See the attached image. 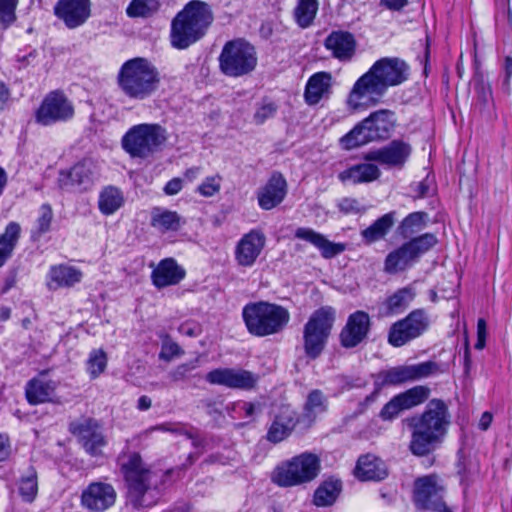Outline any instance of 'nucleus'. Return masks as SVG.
I'll use <instances>...</instances> for the list:
<instances>
[{
  "label": "nucleus",
  "mask_w": 512,
  "mask_h": 512,
  "mask_svg": "<svg viewBox=\"0 0 512 512\" xmlns=\"http://www.w3.org/2000/svg\"><path fill=\"white\" fill-rule=\"evenodd\" d=\"M55 15L69 29L83 25L91 15L90 0H59L54 7Z\"/></svg>",
  "instance_id": "obj_21"
},
{
  "label": "nucleus",
  "mask_w": 512,
  "mask_h": 512,
  "mask_svg": "<svg viewBox=\"0 0 512 512\" xmlns=\"http://www.w3.org/2000/svg\"><path fill=\"white\" fill-rule=\"evenodd\" d=\"M429 389L424 386H415L403 393H400L398 398L401 401L404 410L413 408L420 405L429 397Z\"/></svg>",
  "instance_id": "obj_46"
},
{
  "label": "nucleus",
  "mask_w": 512,
  "mask_h": 512,
  "mask_svg": "<svg viewBox=\"0 0 512 512\" xmlns=\"http://www.w3.org/2000/svg\"><path fill=\"white\" fill-rule=\"evenodd\" d=\"M10 454V443L6 435L0 434V461L8 458Z\"/></svg>",
  "instance_id": "obj_59"
},
{
  "label": "nucleus",
  "mask_w": 512,
  "mask_h": 512,
  "mask_svg": "<svg viewBox=\"0 0 512 512\" xmlns=\"http://www.w3.org/2000/svg\"><path fill=\"white\" fill-rule=\"evenodd\" d=\"M10 96L11 94L9 88L3 82H0V102L2 104L1 108H3L8 103Z\"/></svg>",
  "instance_id": "obj_61"
},
{
  "label": "nucleus",
  "mask_w": 512,
  "mask_h": 512,
  "mask_svg": "<svg viewBox=\"0 0 512 512\" xmlns=\"http://www.w3.org/2000/svg\"><path fill=\"white\" fill-rule=\"evenodd\" d=\"M370 327L369 315L364 311L351 314L340 334L341 344L346 348L357 346L367 336Z\"/></svg>",
  "instance_id": "obj_23"
},
{
  "label": "nucleus",
  "mask_w": 512,
  "mask_h": 512,
  "mask_svg": "<svg viewBox=\"0 0 512 512\" xmlns=\"http://www.w3.org/2000/svg\"><path fill=\"white\" fill-rule=\"evenodd\" d=\"M214 20L211 6L200 0L189 1L171 21L169 40L173 48L184 50L202 39Z\"/></svg>",
  "instance_id": "obj_4"
},
{
  "label": "nucleus",
  "mask_w": 512,
  "mask_h": 512,
  "mask_svg": "<svg viewBox=\"0 0 512 512\" xmlns=\"http://www.w3.org/2000/svg\"><path fill=\"white\" fill-rule=\"evenodd\" d=\"M487 336V324L486 321L482 318L478 319L477 322V342L475 343V348L481 350L485 347Z\"/></svg>",
  "instance_id": "obj_57"
},
{
  "label": "nucleus",
  "mask_w": 512,
  "mask_h": 512,
  "mask_svg": "<svg viewBox=\"0 0 512 512\" xmlns=\"http://www.w3.org/2000/svg\"><path fill=\"white\" fill-rule=\"evenodd\" d=\"M276 109V105L272 102L262 103L254 114V121L257 124L264 123L267 119L273 117Z\"/></svg>",
  "instance_id": "obj_53"
},
{
  "label": "nucleus",
  "mask_w": 512,
  "mask_h": 512,
  "mask_svg": "<svg viewBox=\"0 0 512 512\" xmlns=\"http://www.w3.org/2000/svg\"><path fill=\"white\" fill-rule=\"evenodd\" d=\"M403 410L400 399L395 396L383 407L380 416L384 420H392Z\"/></svg>",
  "instance_id": "obj_51"
},
{
  "label": "nucleus",
  "mask_w": 512,
  "mask_h": 512,
  "mask_svg": "<svg viewBox=\"0 0 512 512\" xmlns=\"http://www.w3.org/2000/svg\"><path fill=\"white\" fill-rule=\"evenodd\" d=\"M435 369L436 364L433 362L392 367L379 372L375 376V385L377 387L398 385L406 381L421 379L431 375Z\"/></svg>",
  "instance_id": "obj_16"
},
{
  "label": "nucleus",
  "mask_w": 512,
  "mask_h": 512,
  "mask_svg": "<svg viewBox=\"0 0 512 512\" xmlns=\"http://www.w3.org/2000/svg\"><path fill=\"white\" fill-rule=\"evenodd\" d=\"M449 424L447 405L439 399L430 400L422 414L409 420L411 452L417 456L430 453L442 441Z\"/></svg>",
  "instance_id": "obj_2"
},
{
  "label": "nucleus",
  "mask_w": 512,
  "mask_h": 512,
  "mask_svg": "<svg viewBox=\"0 0 512 512\" xmlns=\"http://www.w3.org/2000/svg\"><path fill=\"white\" fill-rule=\"evenodd\" d=\"M287 194V182L280 173H273L266 184L257 192L259 206L271 210L278 206Z\"/></svg>",
  "instance_id": "obj_24"
},
{
  "label": "nucleus",
  "mask_w": 512,
  "mask_h": 512,
  "mask_svg": "<svg viewBox=\"0 0 512 512\" xmlns=\"http://www.w3.org/2000/svg\"><path fill=\"white\" fill-rule=\"evenodd\" d=\"M124 203V194L118 187L109 185L104 187L99 193L98 208L105 216H110L116 213Z\"/></svg>",
  "instance_id": "obj_34"
},
{
  "label": "nucleus",
  "mask_w": 512,
  "mask_h": 512,
  "mask_svg": "<svg viewBox=\"0 0 512 512\" xmlns=\"http://www.w3.org/2000/svg\"><path fill=\"white\" fill-rule=\"evenodd\" d=\"M221 187V177L210 176L207 177L199 186L198 192L204 197H211L219 192Z\"/></svg>",
  "instance_id": "obj_50"
},
{
  "label": "nucleus",
  "mask_w": 512,
  "mask_h": 512,
  "mask_svg": "<svg viewBox=\"0 0 512 512\" xmlns=\"http://www.w3.org/2000/svg\"><path fill=\"white\" fill-rule=\"evenodd\" d=\"M160 73L148 59L135 57L125 61L117 74V85L129 99L143 101L150 98L160 85Z\"/></svg>",
  "instance_id": "obj_5"
},
{
  "label": "nucleus",
  "mask_w": 512,
  "mask_h": 512,
  "mask_svg": "<svg viewBox=\"0 0 512 512\" xmlns=\"http://www.w3.org/2000/svg\"><path fill=\"white\" fill-rule=\"evenodd\" d=\"M427 214L424 212H413L406 216L399 226V233L404 238H409L412 235L421 231L426 225Z\"/></svg>",
  "instance_id": "obj_44"
},
{
  "label": "nucleus",
  "mask_w": 512,
  "mask_h": 512,
  "mask_svg": "<svg viewBox=\"0 0 512 512\" xmlns=\"http://www.w3.org/2000/svg\"><path fill=\"white\" fill-rule=\"evenodd\" d=\"M18 0H0V25L10 27L16 21Z\"/></svg>",
  "instance_id": "obj_49"
},
{
  "label": "nucleus",
  "mask_w": 512,
  "mask_h": 512,
  "mask_svg": "<svg viewBox=\"0 0 512 512\" xmlns=\"http://www.w3.org/2000/svg\"><path fill=\"white\" fill-rule=\"evenodd\" d=\"M415 292L411 287H404L389 296L382 305L383 314L386 316L401 313L414 299Z\"/></svg>",
  "instance_id": "obj_36"
},
{
  "label": "nucleus",
  "mask_w": 512,
  "mask_h": 512,
  "mask_svg": "<svg viewBox=\"0 0 512 512\" xmlns=\"http://www.w3.org/2000/svg\"><path fill=\"white\" fill-rule=\"evenodd\" d=\"M324 47L331 52L333 58L348 62L355 54L356 40L347 31H332L324 40Z\"/></svg>",
  "instance_id": "obj_26"
},
{
  "label": "nucleus",
  "mask_w": 512,
  "mask_h": 512,
  "mask_svg": "<svg viewBox=\"0 0 512 512\" xmlns=\"http://www.w3.org/2000/svg\"><path fill=\"white\" fill-rule=\"evenodd\" d=\"M21 227L16 222H10L3 234L0 235V267L11 257L19 240Z\"/></svg>",
  "instance_id": "obj_38"
},
{
  "label": "nucleus",
  "mask_w": 512,
  "mask_h": 512,
  "mask_svg": "<svg viewBox=\"0 0 512 512\" xmlns=\"http://www.w3.org/2000/svg\"><path fill=\"white\" fill-rule=\"evenodd\" d=\"M339 209L344 213H358L362 207L358 200L353 198H344L339 202Z\"/></svg>",
  "instance_id": "obj_56"
},
{
  "label": "nucleus",
  "mask_w": 512,
  "mask_h": 512,
  "mask_svg": "<svg viewBox=\"0 0 512 512\" xmlns=\"http://www.w3.org/2000/svg\"><path fill=\"white\" fill-rule=\"evenodd\" d=\"M205 380L212 385L230 389L250 390L255 387L258 376L237 368H217L206 374Z\"/></svg>",
  "instance_id": "obj_19"
},
{
  "label": "nucleus",
  "mask_w": 512,
  "mask_h": 512,
  "mask_svg": "<svg viewBox=\"0 0 512 512\" xmlns=\"http://www.w3.org/2000/svg\"><path fill=\"white\" fill-rule=\"evenodd\" d=\"M158 0H132L126 9L130 17H149L159 9Z\"/></svg>",
  "instance_id": "obj_47"
},
{
  "label": "nucleus",
  "mask_w": 512,
  "mask_h": 512,
  "mask_svg": "<svg viewBox=\"0 0 512 512\" xmlns=\"http://www.w3.org/2000/svg\"><path fill=\"white\" fill-rule=\"evenodd\" d=\"M148 431H162L169 432L175 435H186L188 438H193V436L188 432L185 425L180 423H163L154 427H151Z\"/></svg>",
  "instance_id": "obj_52"
},
{
  "label": "nucleus",
  "mask_w": 512,
  "mask_h": 512,
  "mask_svg": "<svg viewBox=\"0 0 512 512\" xmlns=\"http://www.w3.org/2000/svg\"><path fill=\"white\" fill-rule=\"evenodd\" d=\"M320 459L309 452L301 453L278 464L271 480L279 487H295L313 481L320 472Z\"/></svg>",
  "instance_id": "obj_8"
},
{
  "label": "nucleus",
  "mask_w": 512,
  "mask_h": 512,
  "mask_svg": "<svg viewBox=\"0 0 512 512\" xmlns=\"http://www.w3.org/2000/svg\"><path fill=\"white\" fill-rule=\"evenodd\" d=\"M120 472L125 483L127 505L142 510L157 503L159 490L154 472L138 453H131L121 460Z\"/></svg>",
  "instance_id": "obj_3"
},
{
  "label": "nucleus",
  "mask_w": 512,
  "mask_h": 512,
  "mask_svg": "<svg viewBox=\"0 0 512 512\" xmlns=\"http://www.w3.org/2000/svg\"><path fill=\"white\" fill-rule=\"evenodd\" d=\"M332 93V75L329 72H317L309 77L304 98L308 105H316L323 99H328Z\"/></svg>",
  "instance_id": "obj_29"
},
{
  "label": "nucleus",
  "mask_w": 512,
  "mask_h": 512,
  "mask_svg": "<svg viewBox=\"0 0 512 512\" xmlns=\"http://www.w3.org/2000/svg\"><path fill=\"white\" fill-rule=\"evenodd\" d=\"M342 484L338 479L329 478L315 490L313 502L318 507L332 505L338 498Z\"/></svg>",
  "instance_id": "obj_37"
},
{
  "label": "nucleus",
  "mask_w": 512,
  "mask_h": 512,
  "mask_svg": "<svg viewBox=\"0 0 512 512\" xmlns=\"http://www.w3.org/2000/svg\"><path fill=\"white\" fill-rule=\"evenodd\" d=\"M266 244L265 234L253 229L244 234L234 248V259L241 268H251L257 262Z\"/></svg>",
  "instance_id": "obj_18"
},
{
  "label": "nucleus",
  "mask_w": 512,
  "mask_h": 512,
  "mask_svg": "<svg viewBox=\"0 0 512 512\" xmlns=\"http://www.w3.org/2000/svg\"><path fill=\"white\" fill-rule=\"evenodd\" d=\"M443 485L436 475L418 478L414 484V502L417 507L432 512H451L440 498Z\"/></svg>",
  "instance_id": "obj_15"
},
{
  "label": "nucleus",
  "mask_w": 512,
  "mask_h": 512,
  "mask_svg": "<svg viewBox=\"0 0 512 512\" xmlns=\"http://www.w3.org/2000/svg\"><path fill=\"white\" fill-rule=\"evenodd\" d=\"M492 419L493 416L490 412H484L479 420V428L484 431L487 430L491 425Z\"/></svg>",
  "instance_id": "obj_62"
},
{
  "label": "nucleus",
  "mask_w": 512,
  "mask_h": 512,
  "mask_svg": "<svg viewBox=\"0 0 512 512\" xmlns=\"http://www.w3.org/2000/svg\"><path fill=\"white\" fill-rule=\"evenodd\" d=\"M328 407L327 397L322 391L315 389L312 390L306 399L304 405V414L308 418H316L318 415L326 412Z\"/></svg>",
  "instance_id": "obj_42"
},
{
  "label": "nucleus",
  "mask_w": 512,
  "mask_h": 512,
  "mask_svg": "<svg viewBox=\"0 0 512 512\" xmlns=\"http://www.w3.org/2000/svg\"><path fill=\"white\" fill-rule=\"evenodd\" d=\"M184 224L182 217L175 211L154 208L151 213V226L161 233L177 231Z\"/></svg>",
  "instance_id": "obj_33"
},
{
  "label": "nucleus",
  "mask_w": 512,
  "mask_h": 512,
  "mask_svg": "<svg viewBox=\"0 0 512 512\" xmlns=\"http://www.w3.org/2000/svg\"><path fill=\"white\" fill-rule=\"evenodd\" d=\"M54 390L55 385L53 382L41 378H33L27 383L25 394L27 401L30 404L36 405L49 401Z\"/></svg>",
  "instance_id": "obj_35"
},
{
  "label": "nucleus",
  "mask_w": 512,
  "mask_h": 512,
  "mask_svg": "<svg viewBox=\"0 0 512 512\" xmlns=\"http://www.w3.org/2000/svg\"><path fill=\"white\" fill-rule=\"evenodd\" d=\"M115 488L105 482H92L81 493V506L91 512H104L116 502Z\"/></svg>",
  "instance_id": "obj_20"
},
{
  "label": "nucleus",
  "mask_w": 512,
  "mask_h": 512,
  "mask_svg": "<svg viewBox=\"0 0 512 512\" xmlns=\"http://www.w3.org/2000/svg\"><path fill=\"white\" fill-rule=\"evenodd\" d=\"M181 354V349L173 341H166L162 345V349L160 352V358L164 360H171L173 357Z\"/></svg>",
  "instance_id": "obj_55"
},
{
  "label": "nucleus",
  "mask_w": 512,
  "mask_h": 512,
  "mask_svg": "<svg viewBox=\"0 0 512 512\" xmlns=\"http://www.w3.org/2000/svg\"><path fill=\"white\" fill-rule=\"evenodd\" d=\"M394 224L393 213H387L362 231V237L368 243L376 242L385 237Z\"/></svg>",
  "instance_id": "obj_39"
},
{
  "label": "nucleus",
  "mask_w": 512,
  "mask_h": 512,
  "mask_svg": "<svg viewBox=\"0 0 512 512\" xmlns=\"http://www.w3.org/2000/svg\"><path fill=\"white\" fill-rule=\"evenodd\" d=\"M408 0H382V3L389 9L399 10L407 4Z\"/></svg>",
  "instance_id": "obj_63"
},
{
  "label": "nucleus",
  "mask_w": 512,
  "mask_h": 512,
  "mask_svg": "<svg viewBox=\"0 0 512 512\" xmlns=\"http://www.w3.org/2000/svg\"><path fill=\"white\" fill-rule=\"evenodd\" d=\"M318 0H298L294 9V18L301 28L309 27L317 14Z\"/></svg>",
  "instance_id": "obj_40"
},
{
  "label": "nucleus",
  "mask_w": 512,
  "mask_h": 512,
  "mask_svg": "<svg viewBox=\"0 0 512 512\" xmlns=\"http://www.w3.org/2000/svg\"><path fill=\"white\" fill-rule=\"evenodd\" d=\"M298 423L296 412L288 405L281 406L274 415L267 432V439L273 443L285 440Z\"/></svg>",
  "instance_id": "obj_25"
},
{
  "label": "nucleus",
  "mask_w": 512,
  "mask_h": 512,
  "mask_svg": "<svg viewBox=\"0 0 512 512\" xmlns=\"http://www.w3.org/2000/svg\"><path fill=\"white\" fill-rule=\"evenodd\" d=\"M82 272L72 266L55 265L52 266L48 273V287L56 290L60 287H71L79 283L82 279Z\"/></svg>",
  "instance_id": "obj_32"
},
{
  "label": "nucleus",
  "mask_w": 512,
  "mask_h": 512,
  "mask_svg": "<svg viewBox=\"0 0 512 512\" xmlns=\"http://www.w3.org/2000/svg\"><path fill=\"white\" fill-rule=\"evenodd\" d=\"M74 115V107L69 99L59 91L50 92L43 99L35 113L36 122L48 126L56 122L68 121Z\"/></svg>",
  "instance_id": "obj_14"
},
{
  "label": "nucleus",
  "mask_w": 512,
  "mask_h": 512,
  "mask_svg": "<svg viewBox=\"0 0 512 512\" xmlns=\"http://www.w3.org/2000/svg\"><path fill=\"white\" fill-rule=\"evenodd\" d=\"M478 94H479L480 100L484 104L488 103L489 100L492 98L491 87L489 85H485L484 83H482L480 85V87L478 88Z\"/></svg>",
  "instance_id": "obj_60"
},
{
  "label": "nucleus",
  "mask_w": 512,
  "mask_h": 512,
  "mask_svg": "<svg viewBox=\"0 0 512 512\" xmlns=\"http://www.w3.org/2000/svg\"><path fill=\"white\" fill-rule=\"evenodd\" d=\"M380 170L377 165L369 162L353 165L340 172L338 178L343 183L361 184L377 180Z\"/></svg>",
  "instance_id": "obj_31"
},
{
  "label": "nucleus",
  "mask_w": 512,
  "mask_h": 512,
  "mask_svg": "<svg viewBox=\"0 0 512 512\" xmlns=\"http://www.w3.org/2000/svg\"><path fill=\"white\" fill-rule=\"evenodd\" d=\"M295 237L313 245L320 251L322 257L326 259L333 258L346 249L344 244L332 242L323 234L307 227L297 228L295 230Z\"/></svg>",
  "instance_id": "obj_27"
},
{
  "label": "nucleus",
  "mask_w": 512,
  "mask_h": 512,
  "mask_svg": "<svg viewBox=\"0 0 512 512\" xmlns=\"http://www.w3.org/2000/svg\"><path fill=\"white\" fill-rule=\"evenodd\" d=\"M53 219V212L48 204L41 205L39 209V216L36 219L35 225L31 231L33 239L40 238L43 234L47 233L50 229Z\"/></svg>",
  "instance_id": "obj_48"
},
{
  "label": "nucleus",
  "mask_w": 512,
  "mask_h": 512,
  "mask_svg": "<svg viewBox=\"0 0 512 512\" xmlns=\"http://www.w3.org/2000/svg\"><path fill=\"white\" fill-rule=\"evenodd\" d=\"M335 322V310L323 306L315 310L303 327V348L305 355L316 359L324 350Z\"/></svg>",
  "instance_id": "obj_10"
},
{
  "label": "nucleus",
  "mask_w": 512,
  "mask_h": 512,
  "mask_svg": "<svg viewBox=\"0 0 512 512\" xmlns=\"http://www.w3.org/2000/svg\"><path fill=\"white\" fill-rule=\"evenodd\" d=\"M108 357L103 349H93L86 360V371L91 379L98 378L107 368Z\"/></svg>",
  "instance_id": "obj_43"
},
{
  "label": "nucleus",
  "mask_w": 512,
  "mask_h": 512,
  "mask_svg": "<svg viewBox=\"0 0 512 512\" xmlns=\"http://www.w3.org/2000/svg\"><path fill=\"white\" fill-rule=\"evenodd\" d=\"M408 66L398 58H382L354 83L346 100L351 111L366 110L377 105L387 89L404 82Z\"/></svg>",
  "instance_id": "obj_1"
},
{
  "label": "nucleus",
  "mask_w": 512,
  "mask_h": 512,
  "mask_svg": "<svg viewBox=\"0 0 512 512\" xmlns=\"http://www.w3.org/2000/svg\"><path fill=\"white\" fill-rule=\"evenodd\" d=\"M18 492L23 501L29 503L34 501L38 493V479L34 468H28V470L19 478Z\"/></svg>",
  "instance_id": "obj_41"
},
{
  "label": "nucleus",
  "mask_w": 512,
  "mask_h": 512,
  "mask_svg": "<svg viewBox=\"0 0 512 512\" xmlns=\"http://www.w3.org/2000/svg\"><path fill=\"white\" fill-rule=\"evenodd\" d=\"M429 326L426 312L416 309L408 316L394 323L389 331L388 341L394 347H400L412 339L419 337Z\"/></svg>",
  "instance_id": "obj_13"
},
{
  "label": "nucleus",
  "mask_w": 512,
  "mask_h": 512,
  "mask_svg": "<svg viewBox=\"0 0 512 512\" xmlns=\"http://www.w3.org/2000/svg\"><path fill=\"white\" fill-rule=\"evenodd\" d=\"M354 473L362 481H380L387 476V469L381 459L367 454L358 459Z\"/></svg>",
  "instance_id": "obj_30"
},
{
  "label": "nucleus",
  "mask_w": 512,
  "mask_h": 512,
  "mask_svg": "<svg viewBox=\"0 0 512 512\" xmlns=\"http://www.w3.org/2000/svg\"><path fill=\"white\" fill-rule=\"evenodd\" d=\"M167 131L159 124L132 126L122 137V147L132 157L146 158L167 141Z\"/></svg>",
  "instance_id": "obj_11"
},
{
  "label": "nucleus",
  "mask_w": 512,
  "mask_h": 512,
  "mask_svg": "<svg viewBox=\"0 0 512 512\" xmlns=\"http://www.w3.org/2000/svg\"><path fill=\"white\" fill-rule=\"evenodd\" d=\"M257 63L255 47L242 38L226 42L219 55L220 71L231 78L249 75L255 70Z\"/></svg>",
  "instance_id": "obj_9"
},
{
  "label": "nucleus",
  "mask_w": 512,
  "mask_h": 512,
  "mask_svg": "<svg viewBox=\"0 0 512 512\" xmlns=\"http://www.w3.org/2000/svg\"><path fill=\"white\" fill-rule=\"evenodd\" d=\"M437 243L432 233H425L405 242L397 249L391 251L385 258L384 271L388 274H397L411 267L424 253Z\"/></svg>",
  "instance_id": "obj_12"
},
{
  "label": "nucleus",
  "mask_w": 512,
  "mask_h": 512,
  "mask_svg": "<svg viewBox=\"0 0 512 512\" xmlns=\"http://www.w3.org/2000/svg\"><path fill=\"white\" fill-rule=\"evenodd\" d=\"M70 431L77 436L82 443L89 441L91 437L97 434L100 430L98 423L93 419H81L70 424Z\"/></svg>",
  "instance_id": "obj_45"
},
{
  "label": "nucleus",
  "mask_w": 512,
  "mask_h": 512,
  "mask_svg": "<svg viewBox=\"0 0 512 512\" xmlns=\"http://www.w3.org/2000/svg\"><path fill=\"white\" fill-rule=\"evenodd\" d=\"M396 124L395 113L381 109L371 113L341 138L342 146L351 150L368 142L387 139L391 136Z\"/></svg>",
  "instance_id": "obj_7"
},
{
  "label": "nucleus",
  "mask_w": 512,
  "mask_h": 512,
  "mask_svg": "<svg viewBox=\"0 0 512 512\" xmlns=\"http://www.w3.org/2000/svg\"><path fill=\"white\" fill-rule=\"evenodd\" d=\"M183 188V181L180 178H173L167 182L164 187V192L167 195H176Z\"/></svg>",
  "instance_id": "obj_58"
},
{
  "label": "nucleus",
  "mask_w": 512,
  "mask_h": 512,
  "mask_svg": "<svg viewBox=\"0 0 512 512\" xmlns=\"http://www.w3.org/2000/svg\"><path fill=\"white\" fill-rule=\"evenodd\" d=\"M16 284V275L14 273L7 276L5 279L4 286L1 290V293L5 294L7 293L14 285Z\"/></svg>",
  "instance_id": "obj_64"
},
{
  "label": "nucleus",
  "mask_w": 512,
  "mask_h": 512,
  "mask_svg": "<svg viewBox=\"0 0 512 512\" xmlns=\"http://www.w3.org/2000/svg\"><path fill=\"white\" fill-rule=\"evenodd\" d=\"M186 271L173 258L161 260L151 273L155 287L164 288L178 284L185 278Z\"/></svg>",
  "instance_id": "obj_28"
},
{
  "label": "nucleus",
  "mask_w": 512,
  "mask_h": 512,
  "mask_svg": "<svg viewBox=\"0 0 512 512\" xmlns=\"http://www.w3.org/2000/svg\"><path fill=\"white\" fill-rule=\"evenodd\" d=\"M106 444L102 432L99 431L91 439L85 442L84 448L91 455H98L101 452L102 447Z\"/></svg>",
  "instance_id": "obj_54"
},
{
  "label": "nucleus",
  "mask_w": 512,
  "mask_h": 512,
  "mask_svg": "<svg viewBox=\"0 0 512 512\" xmlns=\"http://www.w3.org/2000/svg\"><path fill=\"white\" fill-rule=\"evenodd\" d=\"M410 153L411 147L409 144L400 140H393L382 148L370 151L365 159L378 162L387 167L401 168L407 161Z\"/></svg>",
  "instance_id": "obj_22"
},
{
  "label": "nucleus",
  "mask_w": 512,
  "mask_h": 512,
  "mask_svg": "<svg viewBox=\"0 0 512 512\" xmlns=\"http://www.w3.org/2000/svg\"><path fill=\"white\" fill-rule=\"evenodd\" d=\"M99 176V166L92 159H84L69 170L59 174V185L63 189L87 190Z\"/></svg>",
  "instance_id": "obj_17"
},
{
  "label": "nucleus",
  "mask_w": 512,
  "mask_h": 512,
  "mask_svg": "<svg viewBox=\"0 0 512 512\" xmlns=\"http://www.w3.org/2000/svg\"><path fill=\"white\" fill-rule=\"evenodd\" d=\"M242 316L249 333L258 337L281 332L290 320V313L285 307L266 301L245 305Z\"/></svg>",
  "instance_id": "obj_6"
}]
</instances>
